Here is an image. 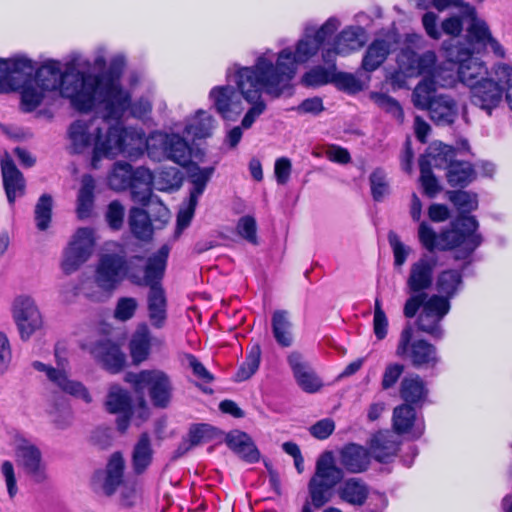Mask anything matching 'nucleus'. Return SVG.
I'll use <instances>...</instances> for the list:
<instances>
[{
    "instance_id": "obj_1",
    "label": "nucleus",
    "mask_w": 512,
    "mask_h": 512,
    "mask_svg": "<svg viewBox=\"0 0 512 512\" xmlns=\"http://www.w3.org/2000/svg\"><path fill=\"white\" fill-rule=\"evenodd\" d=\"M271 68L262 59L254 66L241 67L234 64L226 72L227 85L213 87L209 97L216 111L225 120H235L244 110L242 99L251 105L244 115L241 127L249 129L266 110L262 91L268 94L265 78L270 77Z\"/></svg>"
},
{
    "instance_id": "obj_2",
    "label": "nucleus",
    "mask_w": 512,
    "mask_h": 512,
    "mask_svg": "<svg viewBox=\"0 0 512 512\" xmlns=\"http://www.w3.org/2000/svg\"><path fill=\"white\" fill-rule=\"evenodd\" d=\"M101 107L102 125L97 118L78 119L70 124L67 135L72 152L80 154L93 145V162L119 154L131 160L142 156L144 143L140 133L123 127L120 119L105 118V107Z\"/></svg>"
},
{
    "instance_id": "obj_3",
    "label": "nucleus",
    "mask_w": 512,
    "mask_h": 512,
    "mask_svg": "<svg viewBox=\"0 0 512 512\" xmlns=\"http://www.w3.org/2000/svg\"><path fill=\"white\" fill-rule=\"evenodd\" d=\"M31 64H33L31 62ZM35 70L34 65H32ZM34 72V71H32ZM33 73H15L12 81L22 88L21 105L25 112L35 110L42 102L45 91L60 89L63 97L69 98L75 109L87 112L90 103L85 94V85L88 87L95 83L93 79L83 78V73L75 70L62 72L61 64L57 61H48Z\"/></svg>"
},
{
    "instance_id": "obj_4",
    "label": "nucleus",
    "mask_w": 512,
    "mask_h": 512,
    "mask_svg": "<svg viewBox=\"0 0 512 512\" xmlns=\"http://www.w3.org/2000/svg\"><path fill=\"white\" fill-rule=\"evenodd\" d=\"M371 454L369 449L356 444L348 443L339 450V463L336 465L334 453L324 451L316 460L315 472L310 478L307 488V500L301 512H312V507L322 508L330 502L334 488L344 478V470L349 473H362L369 468Z\"/></svg>"
},
{
    "instance_id": "obj_5",
    "label": "nucleus",
    "mask_w": 512,
    "mask_h": 512,
    "mask_svg": "<svg viewBox=\"0 0 512 512\" xmlns=\"http://www.w3.org/2000/svg\"><path fill=\"white\" fill-rule=\"evenodd\" d=\"M338 25L337 19H328L314 36L306 35L305 38L299 40L295 53L289 48L283 49L278 55L276 65L264 56L258 57L257 59H262L271 67L268 70L270 77L265 78L268 95L274 98L280 97L283 91L289 87L290 81L296 73L297 64L304 63L314 56L334 34Z\"/></svg>"
},
{
    "instance_id": "obj_6",
    "label": "nucleus",
    "mask_w": 512,
    "mask_h": 512,
    "mask_svg": "<svg viewBox=\"0 0 512 512\" xmlns=\"http://www.w3.org/2000/svg\"><path fill=\"white\" fill-rule=\"evenodd\" d=\"M125 66L123 56L112 58L107 71L99 75L83 73V78L93 79L89 87L85 85L84 91L89 98L90 103L87 106L88 111L105 107V118L121 119L123 111L129 106V92L122 89L120 77Z\"/></svg>"
},
{
    "instance_id": "obj_7",
    "label": "nucleus",
    "mask_w": 512,
    "mask_h": 512,
    "mask_svg": "<svg viewBox=\"0 0 512 512\" xmlns=\"http://www.w3.org/2000/svg\"><path fill=\"white\" fill-rule=\"evenodd\" d=\"M478 226V221L474 216H458L451 223V229L437 235L429 224L421 222L418 237L422 246L429 252L436 249L460 248L455 259H466L482 243L481 235L476 232Z\"/></svg>"
},
{
    "instance_id": "obj_8",
    "label": "nucleus",
    "mask_w": 512,
    "mask_h": 512,
    "mask_svg": "<svg viewBox=\"0 0 512 512\" xmlns=\"http://www.w3.org/2000/svg\"><path fill=\"white\" fill-rule=\"evenodd\" d=\"M169 253L168 245L161 246L145 260L144 275H132L134 284L149 287L147 294L148 318L156 329L163 328L168 317L167 298L161 281L165 274Z\"/></svg>"
},
{
    "instance_id": "obj_9",
    "label": "nucleus",
    "mask_w": 512,
    "mask_h": 512,
    "mask_svg": "<svg viewBox=\"0 0 512 512\" xmlns=\"http://www.w3.org/2000/svg\"><path fill=\"white\" fill-rule=\"evenodd\" d=\"M413 105L420 110H426L430 119L438 126H448L455 122L458 116L456 100L443 93H437V81L424 78L412 93Z\"/></svg>"
},
{
    "instance_id": "obj_10",
    "label": "nucleus",
    "mask_w": 512,
    "mask_h": 512,
    "mask_svg": "<svg viewBox=\"0 0 512 512\" xmlns=\"http://www.w3.org/2000/svg\"><path fill=\"white\" fill-rule=\"evenodd\" d=\"M436 266L437 258L428 254L411 264L405 288L409 297L403 308L406 318L415 317L423 301L429 298L427 291L433 285Z\"/></svg>"
},
{
    "instance_id": "obj_11",
    "label": "nucleus",
    "mask_w": 512,
    "mask_h": 512,
    "mask_svg": "<svg viewBox=\"0 0 512 512\" xmlns=\"http://www.w3.org/2000/svg\"><path fill=\"white\" fill-rule=\"evenodd\" d=\"M144 260L140 255L126 259L124 255L117 253L102 254L95 271V283L106 291L114 289L124 277L134 284L133 274L144 275Z\"/></svg>"
},
{
    "instance_id": "obj_12",
    "label": "nucleus",
    "mask_w": 512,
    "mask_h": 512,
    "mask_svg": "<svg viewBox=\"0 0 512 512\" xmlns=\"http://www.w3.org/2000/svg\"><path fill=\"white\" fill-rule=\"evenodd\" d=\"M153 174L144 167L133 169L129 163L117 162L109 174V186L116 191L131 189L132 199L148 206L153 199Z\"/></svg>"
},
{
    "instance_id": "obj_13",
    "label": "nucleus",
    "mask_w": 512,
    "mask_h": 512,
    "mask_svg": "<svg viewBox=\"0 0 512 512\" xmlns=\"http://www.w3.org/2000/svg\"><path fill=\"white\" fill-rule=\"evenodd\" d=\"M125 381L133 385L137 393L148 389L150 400L156 408H167L173 395V384L162 370H142L139 373L128 372L125 374Z\"/></svg>"
},
{
    "instance_id": "obj_14",
    "label": "nucleus",
    "mask_w": 512,
    "mask_h": 512,
    "mask_svg": "<svg viewBox=\"0 0 512 512\" xmlns=\"http://www.w3.org/2000/svg\"><path fill=\"white\" fill-rule=\"evenodd\" d=\"M396 355L415 368H433L439 362L437 348L424 339H415L411 323H407L400 333Z\"/></svg>"
},
{
    "instance_id": "obj_15",
    "label": "nucleus",
    "mask_w": 512,
    "mask_h": 512,
    "mask_svg": "<svg viewBox=\"0 0 512 512\" xmlns=\"http://www.w3.org/2000/svg\"><path fill=\"white\" fill-rule=\"evenodd\" d=\"M142 138L143 150L146 148L149 156L154 159H168L181 166H186L191 162V147L178 134L159 133L147 141L144 140V137Z\"/></svg>"
},
{
    "instance_id": "obj_16",
    "label": "nucleus",
    "mask_w": 512,
    "mask_h": 512,
    "mask_svg": "<svg viewBox=\"0 0 512 512\" xmlns=\"http://www.w3.org/2000/svg\"><path fill=\"white\" fill-rule=\"evenodd\" d=\"M15 460L23 475L34 484L47 481L46 463L40 448L29 439L17 436L14 440Z\"/></svg>"
},
{
    "instance_id": "obj_17",
    "label": "nucleus",
    "mask_w": 512,
    "mask_h": 512,
    "mask_svg": "<svg viewBox=\"0 0 512 512\" xmlns=\"http://www.w3.org/2000/svg\"><path fill=\"white\" fill-rule=\"evenodd\" d=\"M446 58L449 62L458 64L457 74L459 80L472 88L478 81L486 78L487 67L479 58L474 57L470 49L463 44L446 46L444 44Z\"/></svg>"
},
{
    "instance_id": "obj_18",
    "label": "nucleus",
    "mask_w": 512,
    "mask_h": 512,
    "mask_svg": "<svg viewBox=\"0 0 512 512\" xmlns=\"http://www.w3.org/2000/svg\"><path fill=\"white\" fill-rule=\"evenodd\" d=\"M94 245L93 230L79 228L63 251L60 264L63 273L70 275L79 270L91 257Z\"/></svg>"
},
{
    "instance_id": "obj_19",
    "label": "nucleus",
    "mask_w": 512,
    "mask_h": 512,
    "mask_svg": "<svg viewBox=\"0 0 512 512\" xmlns=\"http://www.w3.org/2000/svg\"><path fill=\"white\" fill-rule=\"evenodd\" d=\"M420 308L422 310L416 320L418 331L429 335L434 340H441L445 334L441 322L449 313L450 302L445 297L434 294L426 298Z\"/></svg>"
},
{
    "instance_id": "obj_20",
    "label": "nucleus",
    "mask_w": 512,
    "mask_h": 512,
    "mask_svg": "<svg viewBox=\"0 0 512 512\" xmlns=\"http://www.w3.org/2000/svg\"><path fill=\"white\" fill-rule=\"evenodd\" d=\"M13 318L22 340H28L42 327L41 313L30 296H19L13 303Z\"/></svg>"
},
{
    "instance_id": "obj_21",
    "label": "nucleus",
    "mask_w": 512,
    "mask_h": 512,
    "mask_svg": "<svg viewBox=\"0 0 512 512\" xmlns=\"http://www.w3.org/2000/svg\"><path fill=\"white\" fill-rule=\"evenodd\" d=\"M504 88L490 78L482 79L470 88V98L473 105L491 115L503 99Z\"/></svg>"
},
{
    "instance_id": "obj_22",
    "label": "nucleus",
    "mask_w": 512,
    "mask_h": 512,
    "mask_svg": "<svg viewBox=\"0 0 512 512\" xmlns=\"http://www.w3.org/2000/svg\"><path fill=\"white\" fill-rule=\"evenodd\" d=\"M90 353L105 370L112 374L119 373L126 363V356L119 345L109 339L93 343Z\"/></svg>"
},
{
    "instance_id": "obj_23",
    "label": "nucleus",
    "mask_w": 512,
    "mask_h": 512,
    "mask_svg": "<svg viewBox=\"0 0 512 512\" xmlns=\"http://www.w3.org/2000/svg\"><path fill=\"white\" fill-rule=\"evenodd\" d=\"M1 174L7 201L10 206H14L16 199L25 194L26 181L7 153L1 158Z\"/></svg>"
},
{
    "instance_id": "obj_24",
    "label": "nucleus",
    "mask_w": 512,
    "mask_h": 512,
    "mask_svg": "<svg viewBox=\"0 0 512 512\" xmlns=\"http://www.w3.org/2000/svg\"><path fill=\"white\" fill-rule=\"evenodd\" d=\"M32 366L37 371L45 372L47 378L63 392L81 398L86 403L91 402V396L84 385L78 381L70 380L64 371L55 369L40 361H34Z\"/></svg>"
},
{
    "instance_id": "obj_25",
    "label": "nucleus",
    "mask_w": 512,
    "mask_h": 512,
    "mask_svg": "<svg viewBox=\"0 0 512 512\" xmlns=\"http://www.w3.org/2000/svg\"><path fill=\"white\" fill-rule=\"evenodd\" d=\"M401 445L399 435L389 430L378 431L369 441L371 456L380 463H389Z\"/></svg>"
},
{
    "instance_id": "obj_26",
    "label": "nucleus",
    "mask_w": 512,
    "mask_h": 512,
    "mask_svg": "<svg viewBox=\"0 0 512 512\" xmlns=\"http://www.w3.org/2000/svg\"><path fill=\"white\" fill-rule=\"evenodd\" d=\"M106 409L110 413L120 414L116 420L119 431L124 432L132 415L131 396L128 391L114 385L110 388L106 400Z\"/></svg>"
},
{
    "instance_id": "obj_27",
    "label": "nucleus",
    "mask_w": 512,
    "mask_h": 512,
    "mask_svg": "<svg viewBox=\"0 0 512 512\" xmlns=\"http://www.w3.org/2000/svg\"><path fill=\"white\" fill-rule=\"evenodd\" d=\"M287 360L297 384L303 391L315 393L322 387L321 380L317 377L309 363L304 361L300 353L292 352Z\"/></svg>"
},
{
    "instance_id": "obj_28",
    "label": "nucleus",
    "mask_w": 512,
    "mask_h": 512,
    "mask_svg": "<svg viewBox=\"0 0 512 512\" xmlns=\"http://www.w3.org/2000/svg\"><path fill=\"white\" fill-rule=\"evenodd\" d=\"M436 54L433 51H426L423 54H417L412 50H405L399 56V62H407V70L413 75H428L426 78L435 79L434 71L436 65Z\"/></svg>"
},
{
    "instance_id": "obj_29",
    "label": "nucleus",
    "mask_w": 512,
    "mask_h": 512,
    "mask_svg": "<svg viewBox=\"0 0 512 512\" xmlns=\"http://www.w3.org/2000/svg\"><path fill=\"white\" fill-rule=\"evenodd\" d=\"M416 420L415 408L409 404H401L393 410L392 425L398 435L411 433L413 438H419L423 428L416 424Z\"/></svg>"
},
{
    "instance_id": "obj_30",
    "label": "nucleus",
    "mask_w": 512,
    "mask_h": 512,
    "mask_svg": "<svg viewBox=\"0 0 512 512\" xmlns=\"http://www.w3.org/2000/svg\"><path fill=\"white\" fill-rule=\"evenodd\" d=\"M227 446L243 461L255 463L260 458V452L252 438L245 432L235 430L226 435Z\"/></svg>"
},
{
    "instance_id": "obj_31",
    "label": "nucleus",
    "mask_w": 512,
    "mask_h": 512,
    "mask_svg": "<svg viewBox=\"0 0 512 512\" xmlns=\"http://www.w3.org/2000/svg\"><path fill=\"white\" fill-rule=\"evenodd\" d=\"M340 483L337 494L343 502L355 507H361L366 503L370 490L364 480L352 477Z\"/></svg>"
},
{
    "instance_id": "obj_32",
    "label": "nucleus",
    "mask_w": 512,
    "mask_h": 512,
    "mask_svg": "<svg viewBox=\"0 0 512 512\" xmlns=\"http://www.w3.org/2000/svg\"><path fill=\"white\" fill-rule=\"evenodd\" d=\"M125 461L119 452L111 455L103 473L102 490L106 496L113 495L123 482Z\"/></svg>"
},
{
    "instance_id": "obj_33",
    "label": "nucleus",
    "mask_w": 512,
    "mask_h": 512,
    "mask_svg": "<svg viewBox=\"0 0 512 512\" xmlns=\"http://www.w3.org/2000/svg\"><path fill=\"white\" fill-rule=\"evenodd\" d=\"M456 155V150L446 144L441 142L431 144L426 153L421 155L419 158V163L426 161L428 163L429 168H438V169H449V165L454 162V158Z\"/></svg>"
},
{
    "instance_id": "obj_34",
    "label": "nucleus",
    "mask_w": 512,
    "mask_h": 512,
    "mask_svg": "<svg viewBox=\"0 0 512 512\" xmlns=\"http://www.w3.org/2000/svg\"><path fill=\"white\" fill-rule=\"evenodd\" d=\"M366 41V32L362 27H349L344 29L334 42L339 55H348L361 49Z\"/></svg>"
},
{
    "instance_id": "obj_35",
    "label": "nucleus",
    "mask_w": 512,
    "mask_h": 512,
    "mask_svg": "<svg viewBox=\"0 0 512 512\" xmlns=\"http://www.w3.org/2000/svg\"><path fill=\"white\" fill-rule=\"evenodd\" d=\"M130 354L134 364L148 359L151 350V332L147 324H140L134 332L130 343Z\"/></svg>"
},
{
    "instance_id": "obj_36",
    "label": "nucleus",
    "mask_w": 512,
    "mask_h": 512,
    "mask_svg": "<svg viewBox=\"0 0 512 512\" xmlns=\"http://www.w3.org/2000/svg\"><path fill=\"white\" fill-rule=\"evenodd\" d=\"M427 395L428 389L419 375L408 376L401 381L400 396L404 404L422 405Z\"/></svg>"
},
{
    "instance_id": "obj_37",
    "label": "nucleus",
    "mask_w": 512,
    "mask_h": 512,
    "mask_svg": "<svg viewBox=\"0 0 512 512\" xmlns=\"http://www.w3.org/2000/svg\"><path fill=\"white\" fill-rule=\"evenodd\" d=\"M95 180L90 174H85L81 179V187L77 196V216L80 219L90 217L94 207Z\"/></svg>"
},
{
    "instance_id": "obj_38",
    "label": "nucleus",
    "mask_w": 512,
    "mask_h": 512,
    "mask_svg": "<svg viewBox=\"0 0 512 512\" xmlns=\"http://www.w3.org/2000/svg\"><path fill=\"white\" fill-rule=\"evenodd\" d=\"M187 172L189 181L192 184L189 198L191 199L192 206H197L199 197L203 194L207 183L214 173V168H202L198 164H191Z\"/></svg>"
},
{
    "instance_id": "obj_39",
    "label": "nucleus",
    "mask_w": 512,
    "mask_h": 512,
    "mask_svg": "<svg viewBox=\"0 0 512 512\" xmlns=\"http://www.w3.org/2000/svg\"><path fill=\"white\" fill-rule=\"evenodd\" d=\"M272 333L276 342L282 347H290L293 342L292 322L286 310L274 311L271 319Z\"/></svg>"
},
{
    "instance_id": "obj_40",
    "label": "nucleus",
    "mask_w": 512,
    "mask_h": 512,
    "mask_svg": "<svg viewBox=\"0 0 512 512\" xmlns=\"http://www.w3.org/2000/svg\"><path fill=\"white\" fill-rule=\"evenodd\" d=\"M462 15L463 17H468L470 21L467 33L471 41L486 46V41L492 36L487 23L477 17L475 8L470 4L464 6Z\"/></svg>"
},
{
    "instance_id": "obj_41",
    "label": "nucleus",
    "mask_w": 512,
    "mask_h": 512,
    "mask_svg": "<svg viewBox=\"0 0 512 512\" xmlns=\"http://www.w3.org/2000/svg\"><path fill=\"white\" fill-rule=\"evenodd\" d=\"M128 224L132 234L139 240L151 239L153 227L148 213L138 207H132L129 211Z\"/></svg>"
},
{
    "instance_id": "obj_42",
    "label": "nucleus",
    "mask_w": 512,
    "mask_h": 512,
    "mask_svg": "<svg viewBox=\"0 0 512 512\" xmlns=\"http://www.w3.org/2000/svg\"><path fill=\"white\" fill-rule=\"evenodd\" d=\"M153 449L148 433H142L136 442L132 453V465L137 474L143 473L151 464Z\"/></svg>"
},
{
    "instance_id": "obj_43",
    "label": "nucleus",
    "mask_w": 512,
    "mask_h": 512,
    "mask_svg": "<svg viewBox=\"0 0 512 512\" xmlns=\"http://www.w3.org/2000/svg\"><path fill=\"white\" fill-rule=\"evenodd\" d=\"M390 44L383 40L373 41L367 48L362 60V68L367 72L375 71L387 58Z\"/></svg>"
},
{
    "instance_id": "obj_44",
    "label": "nucleus",
    "mask_w": 512,
    "mask_h": 512,
    "mask_svg": "<svg viewBox=\"0 0 512 512\" xmlns=\"http://www.w3.org/2000/svg\"><path fill=\"white\" fill-rule=\"evenodd\" d=\"M446 176L450 186L466 187L476 178V172L471 163L454 160L449 165Z\"/></svg>"
},
{
    "instance_id": "obj_45",
    "label": "nucleus",
    "mask_w": 512,
    "mask_h": 512,
    "mask_svg": "<svg viewBox=\"0 0 512 512\" xmlns=\"http://www.w3.org/2000/svg\"><path fill=\"white\" fill-rule=\"evenodd\" d=\"M183 183L182 173L178 168L168 167L160 170L153 176L152 186L163 192H172L180 189Z\"/></svg>"
},
{
    "instance_id": "obj_46",
    "label": "nucleus",
    "mask_w": 512,
    "mask_h": 512,
    "mask_svg": "<svg viewBox=\"0 0 512 512\" xmlns=\"http://www.w3.org/2000/svg\"><path fill=\"white\" fill-rule=\"evenodd\" d=\"M215 120L206 111L199 110L193 121L186 125L185 132L194 138L202 139L212 135Z\"/></svg>"
},
{
    "instance_id": "obj_47",
    "label": "nucleus",
    "mask_w": 512,
    "mask_h": 512,
    "mask_svg": "<svg viewBox=\"0 0 512 512\" xmlns=\"http://www.w3.org/2000/svg\"><path fill=\"white\" fill-rule=\"evenodd\" d=\"M436 284L439 296L445 297L450 302L462 284V275L457 270L442 271L437 277Z\"/></svg>"
},
{
    "instance_id": "obj_48",
    "label": "nucleus",
    "mask_w": 512,
    "mask_h": 512,
    "mask_svg": "<svg viewBox=\"0 0 512 512\" xmlns=\"http://www.w3.org/2000/svg\"><path fill=\"white\" fill-rule=\"evenodd\" d=\"M32 71L31 60L28 58L0 59V81H12L15 78V73L31 74Z\"/></svg>"
},
{
    "instance_id": "obj_49",
    "label": "nucleus",
    "mask_w": 512,
    "mask_h": 512,
    "mask_svg": "<svg viewBox=\"0 0 512 512\" xmlns=\"http://www.w3.org/2000/svg\"><path fill=\"white\" fill-rule=\"evenodd\" d=\"M447 194L449 200L460 211L461 214L459 216H465L464 214L470 213L478 208V196L476 193L456 190L449 191Z\"/></svg>"
},
{
    "instance_id": "obj_50",
    "label": "nucleus",
    "mask_w": 512,
    "mask_h": 512,
    "mask_svg": "<svg viewBox=\"0 0 512 512\" xmlns=\"http://www.w3.org/2000/svg\"><path fill=\"white\" fill-rule=\"evenodd\" d=\"M334 70L335 64L326 68L323 66H315L302 76L301 82L306 87H319L332 83Z\"/></svg>"
},
{
    "instance_id": "obj_51",
    "label": "nucleus",
    "mask_w": 512,
    "mask_h": 512,
    "mask_svg": "<svg viewBox=\"0 0 512 512\" xmlns=\"http://www.w3.org/2000/svg\"><path fill=\"white\" fill-rule=\"evenodd\" d=\"M53 200L49 194H43L38 199L35 206L36 226L40 231L48 229L52 217Z\"/></svg>"
},
{
    "instance_id": "obj_52",
    "label": "nucleus",
    "mask_w": 512,
    "mask_h": 512,
    "mask_svg": "<svg viewBox=\"0 0 512 512\" xmlns=\"http://www.w3.org/2000/svg\"><path fill=\"white\" fill-rule=\"evenodd\" d=\"M261 360V348L258 344L252 346L244 363L236 373V381H245L253 376L259 368Z\"/></svg>"
},
{
    "instance_id": "obj_53",
    "label": "nucleus",
    "mask_w": 512,
    "mask_h": 512,
    "mask_svg": "<svg viewBox=\"0 0 512 512\" xmlns=\"http://www.w3.org/2000/svg\"><path fill=\"white\" fill-rule=\"evenodd\" d=\"M371 97L380 109L389 113L397 121H403L404 112L396 99L384 93H374Z\"/></svg>"
},
{
    "instance_id": "obj_54",
    "label": "nucleus",
    "mask_w": 512,
    "mask_h": 512,
    "mask_svg": "<svg viewBox=\"0 0 512 512\" xmlns=\"http://www.w3.org/2000/svg\"><path fill=\"white\" fill-rule=\"evenodd\" d=\"M420 168V182L423 187L424 193L429 197H435L440 191L441 186L432 172V169L428 167V163L423 161L419 163Z\"/></svg>"
},
{
    "instance_id": "obj_55",
    "label": "nucleus",
    "mask_w": 512,
    "mask_h": 512,
    "mask_svg": "<svg viewBox=\"0 0 512 512\" xmlns=\"http://www.w3.org/2000/svg\"><path fill=\"white\" fill-rule=\"evenodd\" d=\"M369 180L373 199L375 201H382L389 192L385 172L382 169H376L371 173Z\"/></svg>"
},
{
    "instance_id": "obj_56",
    "label": "nucleus",
    "mask_w": 512,
    "mask_h": 512,
    "mask_svg": "<svg viewBox=\"0 0 512 512\" xmlns=\"http://www.w3.org/2000/svg\"><path fill=\"white\" fill-rule=\"evenodd\" d=\"M237 233L249 243L258 244L257 225L254 217L249 215L241 217L237 223Z\"/></svg>"
},
{
    "instance_id": "obj_57",
    "label": "nucleus",
    "mask_w": 512,
    "mask_h": 512,
    "mask_svg": "<svg viewBox=\"0 0 512 512\" xmlns=\"http://www.w3.org/2000/svg\"><path fill=\"white\" fill-rule=\"evenodd\" d=\"M388 242L392 248L395 267H401L407 260L410 248L404 245L394 231H389Z\"/></svg>"
},
{
    "instance_id": "obj_58",
    "label": "nucleus",
    "mask_w": 512,
    "mask_h": 512,
    "mask_svg": "<svg viewBox=\"0 0 512 512\" xmlns=\"http://www.w3.org/2000/svg\"><path fill=\"white\" fill-rule=\"evenodd\" d=\"M332 83L335 84L340 90L350 93L357 92L361 89L360 82L352 74L345 72L333 71Z\"/></svg>"
},
{
    "instance_id": "obj_59",
    "label": "nucleus",
    "mask_w": 512,
    "mask_h": 512,
    "mask_svg": "<svg viewBox=\"0 0 512 512\" xmlns=\"http://www.w3.org/2000/svg\"><path fill=\"white\" fill-rule=\"evenodd\" d=\"M495 75L506 89V101L512 110V67L502 63L496 66Z\"/></svg>"
},
{
    "instance_id": "obj_60",
    "label": "nucleus",
    "mask_w": 512,
    "mask_h": 512,
    "mask_svg": "<svg viewBox=\"0 0 512 512\" xmlns=\"http://www.w3.org/2000/svg\"><path fill=\"white\" fill-rule=\"evenodd\" d=\"M138 307V303L135 298L123 297L117 302L114 316L116 319L121 321H127L131 319Z\"/></svg>"
},
{
    "instance_id": "obj_61",
    "label": "nucleus",
    "mask_w": 512,
    "mask_h": 512,
    "mask_svg": "<svg viewBox=\"0 0 512 512\" xmlns=\"http://www.w3.org/2000/svg\"><path fill=\"white\" fill-rule=\"evenodd\" d=\"M0 471L5 480L8 495L13 499L18 493L16 473L13 463L9 460L3 461Z\"/></svg>"
},
{
    "instance_id": "obj_62",
    "label": "nucleus",
    "mask_w": 512,
    "mask_h": 512,
    "mask_svg": "<svg viewBox=\"0 0 512 512\" xmlns=\"http://www.w3.org/2000/svg\"><path fill=\"white\" fill-rule=\"evenodd\" d=\"M124 207L117 201H112L106 212V220L109 226L114 230H119L123 225Z\"/></svg>"
},
{
    "instance_id": "obj_63",
    "label": "nucleus",
    "mask_w": 512,
    "mask_h": 512,
    "mask_svg": "<svg viewBox=\"0 0 512 512\" xmlns=\"http://www.w3.org/2000/svg\"><path fill=\"white\" fill-rule=\"evenodd\" d=\"M188 367L192 370L193 375L204 383H211L214 380L213 375L206 367L192 354L185 356Z\"/></svg>"
},
{
    "instance_id": "obj_64",
    "label": "nucleus",
    "mask_w": 512,
    "mask_h": 512,
    "mask_svg": "<svg viewBox=\"0 0 512 512\" xmlns=\"http://www.w3.org/2000/svg\"><path fill=\"white\" fill-rule=\"evenodd\" d=\"M403 371H404V366L402 364H398V363L389 364L383 373L382 382H381L382 388L384 390H387V389L393 387L399 380Z\"/></svg>"
}]
</instances>
